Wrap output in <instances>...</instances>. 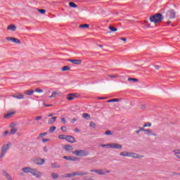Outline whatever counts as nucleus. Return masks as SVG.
I'll return each mask as SVG.
<instances>
[{
	"label": "nucleus",
	"mask_w": 180,
	"mask_h": 180,
	"mask_svg": "<svg viewBox=\"0 0 180 180\" xmlns=\"http://www.w3.org/2000/svg\"><path fill=\"white\" fill-rule=\"evenodd\" d=\"M12 97L15 98V99H24V98H25L23 94H13V95H12Z\"/></svg>",
	"instance_id": "17"
},
{
	"label": "nucleus",
	"mask_w": 180,
	"mask_h": 180,
	"mask_svg": "<svg viewBox=\"0 0 180 180\" xmlns=\"http://www.w3.org/2000/svg\"><path fill=\"white\" fill-rule=\"evenodd\" d=\"M72 153L74 154V155H77V157H86L89 155V152L84 150H76Z\"/></svg>",
	"instance_id": "3"
},
{
	"label": "nucleus",
	"mask_w": 180,
	"mask_h": 180,
	"mask_svg": "<svg viewBox=\"0 0 180 180\" xmlns=\"http://www.w3.org/2000/svg\"><path fill=\"white\" fill-rule=\"evenodd\" d=\"M105 136H112V131H110V130H107V131L105 132Z\"/></svg>",
	"instance_id": "41"
},
{
	"label": "nucleus",
	"mask_w": 180,
	"mask_h": 180,
	"mask_svg": "<svg viewBox=\"0 0 180 180\" xmlns=\"http://www.w3.org/2000/svg\"><path fill=\"white\" fill-rule=\"evenodd\" d=\"M43 150H44V153H47V151H49V149L47 148L46 146H44Z\"/></svg>",
	"instance_id": "50"
},
{
	"label": "nucleus",
	"mask_w": 180,
	"mask_h": 180,
	"mask_svg": "<svg viewBox=\"0 0 180 180\" xmlns=\"http://www.w3.org/2000/svg\"><path fill=\"white\" fill-rule=\"evenodd\" d=\"M69 6L70 8H78V5L75 4L74 2H70Z\"/></svg>",
	"instance_id": "30"
},
{
	"label": "nucleus",
	"mask_w": 180,
	"mask_h": 180,
	"mask_svg": "<svg viewBox=\"0 0 180 180\" xmlns=\"http://www.w3.org/2000/svg\"><path fill=\"white\" fill-rule=\"evenodd\" d=\"M128 81H133L134 82H139V79L136 78H128Z\"/></svg>",
	"instance_id": "40"
},
{
	"label": "nucleus",
	"mask_w": 180,
	"mask_h": 180,
	"mask_svg": "<svg viewBox=\"0 0 180 180\" xmlns=\"http://www.w3.org/2000/svg\"><path fill=\"white\" fill-rule=\"evenodd\" d=\"M6 134H9V131H5L4 136H6Z\"/></svg>",
	"instance_id": "55"
},
{
	"label": "nucleus",
	"mask_w": 180,
	"mask_h": 180,
	"mask_svg": "<svg viewBox=\"0 0 180 180\" xmlns=\"http://www.w3.org/2000/svg\"><path fill=\"white\" fill-rule=\"evenodd\" d=\"M145 131H147L146 134H148V135L151 134L152 136L157 137V134L155 133H153V131L151 129H146V130H145Z\"/></svg>",
	"instance_id": "26"
},
{
	"label": "nucleus",
	"mask_w": 180,
	"mask_h": 180,
	"mask_svg": "<svg viewBox=\"0 0 180 180\" xmlns=\"http://www.w3.org/2000/svg\"><path fill=\"white\" fill-rule=\"evenodd\" d=\"M91 172H96L98 175H105V174L110 173V171L106 170L105 172L103 169H91Z\"/></svg>",
	"instance_id": "6"
},
{
	"label": "nucleus",
	"mask_w": 180,
	"mask_h": 180,
	"mask_svg": "<svg viewBox=\"0 0 180 180\" xmlns=\"http://www.w3.org/2000/svg\"><path fill=\"white\" fill-rule=\"evenodd\" d=\"M90 127H93V129H96V123H95L94 122H91Z\"/></svg>",
	"instance_id": "39"
},
{
	"label": "nucleus",
	"mask_w": 180,
	"mask_h": 180,
	"mask_svg": "<svg viewBox=\"0 0 180 180\" xmlns=\"http://www.w3.org/2000/svg\"><path fill=\"white\" fill-rule=\"evenodd\" d=\"M66 141L68 143H77V140H75V138L72 136L67 135L66 136Z\"/></svg>",
	"instance_id": "10"
},
{
	"label": "nucleus",
	"mask_w": 180,
	"mask_h": 180,
	"mask_svg": "<svg viewBox=\"0 0 180 180\" xmlns=\"http://www.w3.org/2000/svg\"><path fill=\"white\" fill-rule=\"evenodd\" d=\"M120 40H122V41H127V39H126V38H120Z\"/></svg>",
	"instance_id": "58"
},
{
	"label": "nucleus",
	"mask_w": 180,
	"mask_h": 180,
	"mask_svg": "<svg viewBox=\"0 0 180 180\" xmlns=\"http://www.w3.org/2000/svg\"><path fill=\"white\" fill-rule=\"evenodd\" d=\"M7 30H11L12 32H16V25L11 24L8 26Z\"/></svg>",
	"instance_id": "19"
},
{
	"label": "nucleus",
	"mask_w": 180,
	"mask_h": 180,
	"mask_svg": "<svg viewBox=\"0 0 180 180\" xmlns=\"http://www.w3.org/2000/svg\"><path fill=\"white\" fill-rule=\"evenodd\" d=\"M88 172H85V171H79V172H75V176H84L85 175H88Z\"/></svg>",
	"instance_id": "14"
},
{
	"label": "nucleus",
	"mask_w": 180,
	"mask_h": 180,
	"mask_svg": "<svg viewBox=\"0 0 180 180\" xmlns=\"http://www.w3.org/2000/svg\"><path fill=\"white\" fill-rule=\"evenodd\" d=\"M82 117H84V119H91V115L88 113H83Z\"/></svg>",
	"instance_id": "29"
},
{
	"label": "nucleus",
	"mask_w": 180,
	"mask_h": 180,
	"mask_svg": "<svg viewBox=\"0 0 180 180\" xmlns=\"http://www.w3.org/2000/svg\"><path fill=\"white\" fill-rule=\"evenodd\" d=\"M167 25H171V21L168 20V21L167 22Z\"/></svg>",
	"instance_id": "64"
},
{
	"label": "nucleus",
	"mask_w": 180,
	"mask_h": 180,
	"mask_svg": "<svg viewBox=\"0 0 180 180\" xmlns=\"http://www.w3.org/2000/svg\"><path fill=\"white\" fill-rule=\"evenodd\" d=\"M15 126H16V124H15V122L11 124V127H13H13H15Z\"/></svg>",
	"instance_id": "53"
},
{
	"label": "nucleus",
	"mask_w": 180,
	"mask_h": 180,
	"mask_svg": "<svg viewBox=\"0 0 180 180\" xmlns=\"http://www.w3.org/2000/svg\"><path fill=\"white\" fill-rule=\"evenodd\" d=\"M64 160H67L68 161H77L78 160V158H75L72 159V157L71 156H64Z\"/></svg>",
	"instance_id": "22"
},
{
	"label": "nucleus",
	"mask_w": 180,
	"mask_h": 180,
	"mask_svg": "<svg viewBox=\"0 0 180 180\" xmlns=\"http://www.w3.org/2000/svg\"><path fill=\"white\" fill-rule=\"evenodd\" d=\"M155 70H160V65H155Z\"/></svg>",
	"instance_id": "59"
},
{
	"label": "nucleus",
	"mask_w": 180,
	"mask_h": 180,
	"mask_svg": "<svg viewBox=\"0 0 180 180\" xmlns=\"http://www.w3.org/2000/svg\"><path fill=\"white\" fill-rule=\"evenodd\" d=\"M56 129H57L56 127H54V126L51 127L49 128V133H54V131H56Z\"/></svg>",
	"instance_id": "36"
},
{
	"label": "nucleus",
	"mask_w": 180,
	"mask_h": 180,
	"mask_svg": "<svg viewBox=\"0 0 180 180\" xmlns=\"http://www.w3.org/2000/svg\"><path fill=\"white\" fill-rule=\"evenodd\" d=\"M16 131H18V129L17 128H13L10 130V134H15V133H16Z\"/></svg>",
	"instance_id": "35"
},
{
	"label": "nucleus",
	"mask_w": 180,
	"mask_h": 180,
	"mask_svg": "<svg viewBox=\"0 0 180 180\" xmlns=\"http://www.w3.org/2000/svg\"><path fill=\"white\" fill-rule=\"evenodd\" d=\"M68 61H69V63H72V64H75L76 65H80V64H82V60L68 59Z\"/></svg>",
	"instance_id": "11"
},
{
	"label": "nucleus",
	"mask_w": 180,
	"mask_h": 180,
	"mask_svg": "<svg viewBox=\"0 0 180 180\" xmlns=\"http://www.w3.org/2000/svg\"><path fill=\"white\" fill-rule=\"evenodd\" d=\"M44 162H46V160L44 159H39L37 162V165H44Z\"/></svg>",
	"instance_id": "28"
},
{
	"label": "nucleus",
	"mask_w": 180,
	"mask_h": 180,
	"mask_svg": "<svg viewBox=\"0 0 180 180\" xmlns=\"http://www.w3.org/2000/svg\"><path fill=\"white\" fill-rule=\"evenodd\" d=\"M34 92H37L38 94H41V92H43V89L37 88L35 89Z\"/></svg>",
	"instance_id": "44"
},
{
	"label": "nucleus",
	"mask_w": 180,
	"mask_h": 180,
	"mask_svg": "<svg viewBox=\"0 0 180 180\" xmlns=\"http://www.w3.org/2000/svg\"><path fill=\"white\" fill-rule=\"evenodd\" d=\"M175 10L170 9L166 13V18H169V19H175Z\"/></svg>",
	"instance_id": "5"
},
{
	"label": "nucleus",
	"mask_w": 180,
	"mask_h": 180,
	"mask_svg": "<svg viewBox=\"0 0 180 180\" xmlns=\"http://www.w3.org/2000/svg\"><path fill=\"white\" fill-rule=\"evenodd\" d=\"M140 131H140V129H139V130H137V131H136V134H139V133H140Z\"/></svg>",
	"instance_id": "63"
},
{
	"label": "nucleus",
	"mask_w": 180,
	"mask_h": 180,
	"mask_svg": "<svg viewBox=\"0 0 180 180\" xmlns=\"http://www.w3.org/2000/svg\"><path fill=\"white\" fill-rule=\"evenodd\" d=\"M63 150H65V151H67L68 153H71V151H72V150H74V147H72V146L70 145H64L63 146Z\"/></svg>",
	"instance_id": "12"
},
{
	"label": "nucleus",
	"mask_w": 180,
	"mask_h": 180,
	"mask_svg": "<svg viewBox=\"0 0 180 180\" xmlns=\"http://www.w3.org/2000/svg\"><path fill=\"white\" fill-rule=\"evenodd\" d=\"M77 122V118L72 119V123H75Z\"/></svg>",
	"instance_id": "56"
},
{
	"label": "nucleus",
	"mask_w": 180,
	"mask_h": 180,
	"mask_svg": "<svg viewBox=\"0 0 180 180\" xmlns=\"http://www.w3.org/2000/svg\"><path fill=\"white\" fill-rule=\"evenodd\" d=\"M38 11H39V13H41V15H44V13H46V10H45V9H38Z\"/></svg>",
	"instance_id": "43"
},
{
	"label": "nucleus",
	"mask_w": 180,
	"mask_h": 180,
	"mask_svg": "<svg viewBox=\"0 0 180 180\" xmlns=\"http://www.w3.org/2000/svg\"><path fill=\"white\" fill-rule=\"evenodd\" d=\"M15 113H16L15 111L8 112L6 115H4V117H5V119H11V117H12V116H13V115H15Z\"/></svg>",
	"instance_id": "16"
},
{
	"label": "nucleus",
	"mask_w": 180,
	"mask_h": 180,
	"mask_svg": "<svg viewBox=\"0 0 180 180\" xmlns=\"http://www.w3.org/2000/svg\"><path fill=\"white\" fill-rule=\"evenodd\" d=\"M62 176L63 178H72V176H75V172L63 174Z\"/></svg>",
	"instance_id": "21"
},
{
	"label": "nucleus",
	"mask_w": 180,
	"mask_h": 180,
	"mask_svg": "<svg viewBox=\"0 0 180 180\" xmlns=\"http://www.w3.org/2000/svg\"><path fill=\"white\" fill-rule=\"evenodd\" d=\"M51 176L53 179H58V174L57 173H52Z\"/></svg>",
	"instance_id": "33"
},
{
	"label": "nucleus",
	"mask_w": 180,
	"mask_h": 180,
	"mask_svg": "<svg viewBox=\"0 0 180 180\" xmlns=\"http://www.w3.org/2000/svg\"><path fill=\"white\" fill-rule=\"evenodd\" d=\"M46 141H50V139H43L42 143H46Z\"/></svg>",
	"instance_id": "49"
},
{
	"label": "nucleus",
	"mask_w": 180,
	"mask_h": 180,
	"mask_svg": "<svg viewBox=\"0 0 180 180\" xmlns=\"http://www.w3.org/2000/svg\"><path fill=\"white\" fill-rule=\"evenodd\" d=\"M58 96V93L57 91L52 92L51 96H49L50 98H56V96Z\"/></svg>",
	"instance_id": "34"
},
{
	"label": "nucleus",
	"mask_w": 180,
	"mask_h": 180,
	"mask_svg": "<svg viewBox=\"0 0 180 180\" xmlns=\"http://www.w3.org/2000/svg\"><path fill=\"white\" fill-rule=\"evenodd\" d=\"M110 78H117L119 77L117 75H108Z\"/></svg>",
	"instance_id": "46"
},
{
	"label": "nucleus",
	"mask_w": 180,
	"mask_h": 180,
	"mask_svg": "<svg viewBox=\"0 0 180 180\" xmlns=\"http://www.w3.org/2000/svg\"><path fill=\"white\" fill-rule=\"evenodd\" d=\"M32 175L35 176V178H41L43 176V173L40 172L36 169H32V171L31 172Z\"/></svg>",
	"instance_id": "7"
},
{
	"label": "nucleus",
	"mask_w": 180,
	"mask_h": 180,
	"mask_svg": "<svg viewBox=\"0 0 180 180\" xmlns=\"http://www.w3.org/2000/svg\"><path fill=\"white\" fill-rule=\"evenodd\" d=\"M32 170H33V168L30 167H26L22 169V171L24 174H32Z\"/></svg>",
	"instance_id": "13"
},
{
	"label": "nucleus",
	"mask_w": 180,
	"mask_h": 180,
	"mask_svg": "<svg viewBox=\"0 0 180 180\" xmlns=\"http://www.w3.org/2000/svg\"><path fill=\"white\" fill-rule=\"evenodd\" d=\"M60 120L63 124H65V123H67V120H65L64 117H62Z\"/></svg>",
	"instance_id": "45"
},
{
	"label": "nucleus",
	"mask_w": 180,
	"mask_h": 180,
	"mask_svg": "<svg viewBox=\"0 0 180 180\" xmlns=\"http://www.w3.org/2000/svg\"><path fill=\"white\" fill-rule=\"evenodd\" d=\"M6 40L8 41H12V43H15V44H20V40L15 37H6Z\"/></svg>",
	"instance_id": "8"
},
{
	"label": "nucleus",
	"mask_w": 180,
	"mask_h": 180,
	"mask_svg": "<svg viewBox=\"0 0 180 180\" xmlns=\"http://www.w3.org/2000/svg\"><path fill=\"white\" fill-rule=\"evenodd\" d=\"M60 130H62L63 131H67V127H60Z\"/></svg>",
	"instance_id": "47"
},
{
	"label": "nucleus",
	"mask_w": 180,
	"mask_h": 180,
	"mask_svg": "<svg viewBox=\"0 0 180 180\" xmlns=\"http://www.w3.org/2000/svg\"><path fill=\"white\" fill-rule=\"evenodd\" d=\"M98 147H108V148H115L116 150H122V145L119 143H110V144H101Z\"/></svg>",
	"instance_id": "2"
},
{
	"label": "nucleus",
	"mask_w": 180,
	"mask_h": 180,
	"mask_svg": "<svg viewBox=\"0 0 180 180\" xmlns=\"http://www.w3.org/2000/svg\"><path fill=\"white\" fill-rule=\"evenodd\" d=\"M57 122V117H53L48 120V124H54Z\"/></svg>",
	"instance_id": "18"
},
{
	"label": "nucleus",
	"mask_w": 180,
	"mask_h": 180,
	"mask_svg": "<svg viewBox=\"0 0 180 180\" xmlns=\"http://www.w3.org/2000/svg\"><path fill=\"white\" fill-rule=\"evenodd\" d=\"M174 155L180 159V150H174Z\"/></svg>",
	"instance_id": "31"
},
{
	"label": "nucleus",
	"mask_w": 180,
	"mask_h": 180,
	"mask_svg": "<svg viewBox=\"0 0 180 180\" xmlns=\"http://www.w3.org/2000/svg\"><path fill=\"white\" fill-rule=\"evenodd\" d=\"M79 27V29H88V27H89V25L88 24L80 25Z\"/></svg>",
	"instance_id": "27"
},
{
	"label": "nucleus",
	"mask_w": 180,
	"mask_h": 180,
	"mask_svg": "<svg viewBox=\"0 0 180 180\" xmlns=\"http://www.w3.org/2000/svg\"><path fill=\"white\" fill-rule=\"evenodd\" d=\"M58 139L60 140H66L67 135H63V134L58 135Z\"/></svg>",
	"instance_id": "32"
},
{
	"label": "nucleus",
	"mask_w": 180,
	"mask_h": 180,
	"mask_svg": "<svg viewBox=\"0 0 180 180\" xmlns=\"http://www.w3.org/2000/svg\"><path fill=\"white\" fill-rule=\"evenodd\" d=\"M131 157H132V158H143V156L137 153H131Z\"/></svg>",
	"instance_id": "25"
},
{
	"label": "nucleus",
	"mask_w": 180,
	"mask_h": 180,
	"mask_svg": "<svg viewBox=\"0 0 180 180\" xmlns=\"http://www.w3.org/2000/svg\"><path fill=\"white\" fill-rule=\"evenodd\" d=\"M53 115H54V114L51 113V114H49V115H48V117H52V116H53Z\"/></svg>",
	"instance_id": "62"
},
{
	"label": "nucleus",
	"mask_w": 180,
	"mask_h": 180,
	"mask_svg": "<svg viewBox=\"0 0 180 180\" xmlns=\"http://www.w3.org/2000/svg\"><path fill=\"white\" fill-rule=\"evenodd\" d=\"M146 129H144V128H140L139 131H146Z\"/></svg>",
	"instance_id": "57"
},
{
	"label": "nucleus",
	"mask_w": 180,
	"mask_h": 180,
	"mask_svg": "<svg viewBox=\"0 0 180 180\" xmlns=\"http://www.w3.org/2000/svg\"><path fill=\"white\" fill-rule=\"evenodd\" d=\"M108 29L110 30V32H107V33H111V32H117V28L113 27V26H109Z\"/></svg>",
	"instance_id": "24"
},
{
	"label": "nucleus",
	"mask_w": 180,
	"mask_h": 180,
	"mask_svg": "<svg viewBox=\"0 0 180 180\" xmlns=\"http://www.w3.org/2000/svg\"><path fill=\"white\" fill-rule=\"evenodd\" d=\"M164 20V16L161 13H156L150 17L152 23H161Z\"/></svg>",
	"instance_id": "1"
},
{
	"label": "nucleus",
	"mask_w": 180,
	"mask_h": 180,
	"mask_svg": "<svg viewBox=\"0 0 180 180\" xmlns=\"http://www.w3.org/2000/svg\"><path fill=\"white\" fill-rule=\"evenodd\" d=\"M120 155L121 157H131V153L127 152V151H124L120 153Z\"/></svg>",
	"instance_id": "20"
},
{
	"label": "nucleus",
	"mask_w": 180,
	"mask_h": 180,
	"mask_svg": "<svg viewBox=\"0 0 180 180\" xmlns=\"http://www.w3.org/2000/svg\"><path fill=\"white\" fill-rule=\"evenodd\" d=\"M46 134H47V132L41 133L39 134V137H44V136H46Z\"/></svg>",
	"instance_id": "48"
},
{
	"label": "nucleus",
	"mask_w": 180,
	"mask_h": 180,
	"mask_svg": "<svg viewBox=\"0 0 180 180\" xmlns=\"http://www.w3.org/2000/svg\"><path fill=\"white\" fill-rule=\"evenodd\" d=\"M44 105L46 107V108H49L50 106H53V104H44Z\"/></svg>",
	"instance_id": "51"
},
{
	"label": "nucleus",
	"mask_w": 180,
	"mask_h": 180,
	"mask_svg": "<svg viewBox=\"0 0 180 180\" xmlns=\"http://www.w3.org/2000/svg\"><path fill=\"white\" fill-rule=\"evenodd\" d=\"M143 127H151V122L145 123Z\"/></svg>",
	"instance_id": "42"
},
{
	"label": "nucleus",
	"mask_w": 180,
	"mask_h": 180,
	"mask_svg": "<svg viewBox=\"0 0 180 180\" xmlns=\"http://www.w3.org/2000/svg\"><path fill=\"white\" fill-rule=\"evenodd\" d=\"M112 102H119V98H113V99L107 101L108 103H110Z\"/></svg>",
	"instance_id": "38"
},
{
	"label": "nucleus",
	"mask_w": 180,
	"mask_h": 180,
	"mask_svg": "<svg viewBox=\"0 0 180 180\" xmlns=\"http://www.w3.org/2000/svg\"><path fill=\"white\" fill-rule=\"evenodd\" d=\"M83 179L84 180H95L94 179H88L87 177H84Z\"/></svg>",
	"instance_id": "54"
},
{
	"label": "nucleus",
	"mask_w": 180,
	"mask_h": 180,
	"mask_svg": "<svg viewBox=\"0 0 180 180\" xmlns=\"http://www.w3.org/2000/svg\"><path fill=\"white\" fill-rule=\"evenodd\" d=\"M98 100L106 99V97H98Z\"/></svg>",
	"instance_id": "60"
},
{
	"label": "nucleus",
	"mask_w": 180,
	"mask_h": 180,
	"mask_svg": "<svg viewBox=\"0 0 180 180\" xmlns=\"http://www.w3.org/2000/svg\"><path fill=\"white\" fill-rule=\"evenodd\" d=\"M75 98H78V93H70L67 96L68 101H72Z\"/></svg>",
	"instance_id": "9"
},
{
	"label": "nucleus",
	"mask_w": 180,
	"mask_h": 180,
	"mask_svg": "<svg viewBox=\"0 0 180 180\" xmlns=\"http://www.w3.org/2000/svg\"><path fill=\"white\" fill-rule=\"evenodd\" d=\"M172 175H180V173L173 172Z\"/></svg>",
	"instance_id": "61"
},
{
	"label": "nucleus",
	"mask_w": 180,
	"mask_h": 180,
	"mask_svg": "<svg viewBox=\"0 0 180 180\" xmlns=\"http://www.w3.org/2000/svg\"><path fill=\"white\" fill-rule=\"evenodd\" d=\"M71 70V68L70 66H64L62 68V71H70Z\"/></svg>",
	"instance_id": "37"
},
{
	"label": "nucleus",
	"mask_w": 180,
	"mask_h": 180,
	"mask_svg": "<svg viewBox=\"0 0 180 180\" xmlns=\"http://www.w3.org/2000/svg\"><path fill=\"white\" fill-rule=\"evenodd\" d=\"M9 147H10L9 144H6L2 146L0 158H4V157L5 156V154H6V151L9 150Z\"/></svg>",
	"instance_id": "4"
},
{
	"label": "nucleus",
	"mask_w": 180,
	"mask_h": 180,
	"mask_svg": "<svg viewBox=\"0 0 180 180\" xmlns=\"http://www.w3.org/2000/svg\"><path fill=\"white\" fill-rule=\"evenodd\" d=\"M40 119H42L41 116H38L35 118V120H40Z\"/></svg>",
	"instance_id": "52"
},
{
	"label": "nucleus",
	"mask_w": 180,
	"mask_h": 180,
	"mask_svg": "<svg viewBox=\"0 0 180 180\" xmlns=\"http://www.w3.org/2000/svg\"><path fill=\"white\" fill-rule=\"evenodd\" d=\"M51 167L53 169L61 168V165H60V164H58V162H51Z\"/></svg>",
	"instance_id": "15"
},
{
	"label": "nucleus",
	"mask_w": 180,
	"mask_h": 180,
	"mask_svg": "<svg viewBox=\"0 0 180 180\" xmlns=\"http://www.w3.org/2000/svg\"><path fill=\"white\" fill-rule=\"evenodd\" d=\"M24 94L25 95H28V96H30L32 95H33V94H34V90H28V91H25L24 92Z\"/></svg>",
	"instance_id": "23"
}]
</instances>
